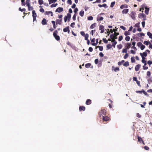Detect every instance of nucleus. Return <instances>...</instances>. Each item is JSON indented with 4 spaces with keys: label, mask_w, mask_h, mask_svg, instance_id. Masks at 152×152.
Segmentation results:
<instances>
[{
    "label": "nucleus",
    "mask_w": 152,
    "mask_h": 152,
    "mask_svg": "<svg viewBox=\"0 0 152 152\" xmlns=\"http://www.w3.org/2000/svg\"><path fill=\"white\" fill-rule=\"evenodd\" d=\"M58 31L57 30H55L53 33V36L55 39L57 41H59L60 39V37L57 35Z\"/></svg>",
    "instance_id": "nucleus-1"
},
{
    "label": "nucleus",
    "mask_w": 152,
    "mask_h": 152,
    "mask_svg": "<svg viewBox=\"0 0 152 152\" xmlns=\"http://www.w3.org/2000/svg\"><path fill=\"white\" fill-rule=\"evenodd\" d=\"M106 110L105 109H102L101 111L99 112V114L100 117L103 116V115H105L106 113Z\"/></svg>",
    "instance_id": "nucleus-2"
},
{
    "label": "nucleus",
    "mask_w": 152,
    "mask_h": 152,
    "mask_svg": "<svg viewBox=\"0 0 152 152\" xmlns=\"http://www.w3.org/2000/svg\"><path fill=\"white\" fill-rule=\"evenodd\" d=\"M119 35V33L115 32L114 34H111L110 36V37L111 39H117V36Z\"/></svg>",
    "instance_id": "nucleus-3"
},
{
    "label": "nucleus",
    "mask_w": 152,
    "mask_h": 152,
    "mask_svg": "<svg viewBox=\"0 0 152 152\" xmlns=\"http://www.w3.org/2000/svg\"><path fill=\"white\" fill-rule=\"evenodd\" d=\"M136 13L135 12L132 11L131 12L130 14V15L131 16L132 19L134 20H135L136 19Z\"/></svg>",
    "instance_id": "nucleus-4"
},
{
    "label": "nucleus",
    "mask_w": 152,
    "mask_h": 152,
    "mask_svg": "<svg viewBox=\"0 0 152 152\" xmlns=\"http://www.w3.org/2000/svg\"><path fill=\"white\" fill-rule=\"evenodd\" d=\"M99 30H101V33H103L104 32V26L103 25H100L99 26Z\"/></svg>",
    "instance_id": "nucleus-5"
},
{
    "label": "nucleus",
    "mask_w": 152,
    "mask_h": 152,
    "mask_svg": "<svg viewBox=\"0 0 152 152\" xmlns=\"http://www.w3.org/2000/svg\"><path fill=\"white\" fill-rule=\"evenodd\" d=\"M63 11V8L61 7H59L56 9V10L55 11V12L60 13L62 12Z\"/></svg>",
    "instance_id": "nucleus-6"
},
{
    "label": "nucleus",
    "mask_w": 152,
    "mask_h": 152,
    "mask_svg": "<svg viewBox=\"0 0 152 152\" xmlns=\"http://www.w3.org/2000/svg\"><path fill=\"white\" fill-rule=\"evenodd\" d=\"M131 46L132 45L131 43L129 42L126 43L125 45V47L128 49L129 48L131 47Z\"/></svg>",
    "instance_id": "nucleus-7"
},
{
    "label": "nucleus",
    "mask_w": 152,
    "mask_h": 152,
    "mask_svg": "<svg viewBox=\"0 0 152 152\" xmlns=\"http://www.w3.org/2000/svg\"><path fill=\"white\" fill-rule=\"evenodd\" d=\"M63 31L64 32H66L67 31L68 33L69 34L70 32V30L69 29V26H68L67 27H66V28H64Z\"/></svg>",
    "instance_id": "nucleus-8"
},
{
    "label": "nucleus",
    "mask_w": 152,
    "mask_h": 152,
    "mask_svg": "<svg viewBox=\"0 0 152 152\" xmlns=\"http://www.w3.org/2000/svg\"><path fill=\"white\" fill-rule=\"evenodd\" d=\"M140 67L141 65L140 64H138L136 65L135 68V71H138L140 68Z\"/></svg>",
    "instance_id": "nucleus-9"
},
{
    "label": "nucleus",
    "mask_w": 152,
    "mask_h": 152,
    "mask_svg": "<svg viewBox=\"0 0 152 152\" xmlns=\"http://www.w3.org/2000/svg\"><path fill=\"white\" fill-rule=\"evenodd\" d=\"M103 120L104 121H107L109 120V118L107 116H102Z\"/></svg>",
    "instance_id": "nucleus-10"
},
{
    "label": "nucleus",
    "mask_w": 152,
    "mask_h": 152,
    "mask_svg": "<svg viewBox=\"0 0 152 152\" xmlns=\"http://www.w3.org/2000/svg\"><path fill=\"white\" fill-rule=\"evenodd\" d=\"M62 22V19H57L56 20V24L57 25V24H58L59 25H61V23Z\"/></svg>",
    "instance_id": "nucleus-11"
},
{
    "label": "nucleus",
    "mask_w": 152,
    "mask_h": 152,
    "mask_svg": "<svg viewBox=\"0 0 152 152\" xmlns=\"http://www.w3.org/2000/svg\"><path fill=\"white\" fill-rule=\"evenodd\" d=\"M42 24L43 25L47 24V20L45 18H43L42 21Z\"/></svg>",
    "instance_id": "nucleus-12"
},
{
    "label": "nucleus",
    "mask_w": 152,
    "mask_h": 152,
    "mask_svg": "<svg viewBox=\"0 0 152 152\" xmlns=\"http://www.w3.org/2000/svg\"><path fill=\"white\" fill-rule=\"evenodd\" d=\"M145 15L143 13H139L138 15V18H143Z\"/></svg>",
    "instance_id": "nucleus-13"
},
{
    "label": "nucleus",
    "mask_w": 152,
    "mask_h": 152,
    "mask_svg": "<svg viewBox=\"0 0 152 152\" xmlns=\"http://www.w3.org/2000/svg\"><path fill=\"white\" fill-rule=\"evenodd\" d=\"M112 69H113L115 72H117L120 70V69L119 67H115L113 66L112 67Z\"/></svg>",
    "instance_id": "nucleus-14"
},
{
    "label": "nucleus",
    "mask_w": 152,
    "mask_h": 152,
    "mask_svg": "<svg viewBox=\"0 0 152 152\" xmlns=\"http://www.w3.org/2000/svg\"><path fill=\"white\" fill-rule=\"evenodd\" d=\"M86 109V108L85 107L81 106H80L79 107V110L80 111H81L82 110H83V111H85V110Z\"/></svg>",
    "instance_id": "nucleus-15"
},
{
    "label": "nucleus",
    "mask_w": 152,
    "mask_h": 152,
    "mask_svg": "<svg viewBox=\"0 0 152 152\" xmlns=\"http://www.w3.org/2000/svg\"><path fill=\"white\" fill-rule=\"evenodd\" d=\"M140 55L141 56V57H142V56L146 57L147 56V53L146 52H143V53H140Z\"/></svg>",
    "instance_id": "nucleus-16"
},
{
    "label": "nucleus",
    "mask_w": 152,
    "mask_h": 152,
    "mask_svg": "<svg viewBox=\"0 0 152 152\" xmlns=\"http://www.w3.org/2000/svg\"><path fill=\"white\" fill-rule=\"evenodd\" d=\"M103 18L102 17H100L99 16H98L97 18V21H102L103 19Z\"/></svg>",
    "instance_id": "nucleus-17"
},
{
    "label": "nucleus",
    "mask_w": 152,
    "mask_h": 152,
    "mask_svg": "<svg viewBox=\"0 0 152 152\" xmlns=\"http://www.w3.org/2000/svg\"><path fill=\"white\" fill-rule=\"evenodd\" d=\"M91 103V101L90 99H88L86 102V104L87 105H89Z\"/></svg>",
    "instance_id": "nucleus-18"
},
{
    "label": "nucleus",
    "mask_w": 152,
    "mask_h": 152,
    "mask_svg": "<svg viewBox=\"0 0 152 152\" xmlns=\"http://www.w3.org/2000/svg\"><path fill=\"white\" fill-rule=\"evenodd\" d=\"M128 7L127 5L124 4V5H122L120 6V8L121 9H123V8H128Z\"/></svg>",
    "instance_id": "nucleus-19"
},
{
    "label": "nucleus",
    "mask_w": 152,
    "mask_h": 152,
    "mask_svg": "<svg viewBox=\"0 0 152 152\" xmlns=\"http://www.w3.org/2000/svg\"><path fill=\"white\" fill-rule=\"evenodd\" d=\"M128 9H124L122 11V13L123 14H126L128 12Z\"/></svg>",
    "instance_id": "nucleus-20"
},
{
    "label": "nucleus",
    "mask_w": 152,
    "mask_h": 152,
    "mask_svg": "<svg viewBox=\"0 0 152 152\" xmlns=\"http://www.w3.org/2000/svg\"><path fill=\"white\" fill-rule=\"evenodd\" d=\"M145 12L146 15H148V12L149 11V8H147V7H145Z\"/></svg>",
    "instance_id": "nucleus-21"
},
{
    "label": "nucleus",
    "mask_w": 152,
    "mask_h": 152,
    "mask_svg": "<svg viewBox=\"0 0 152 152\" xmlns=\"http://www.w3.org/2000/svg\"><path fill=\"white\" fill-rule=\"evenodd\" d=\"M96 26V23H93L91 25L90 27L91 29H93Z\"/></svg>",
    "instance_id": "nucleus-22"
},
{
    "label": "nucleus",
    "mask_w": 152,
    "mask_h": 152,
    "mask_svg": "<svg viewBox=\"0 0 152 152\" xmlns=\"http://www.w3.org/2000/svg\"><path fill=\"white\" fill-rule=\"evenodd\" d=\"M32 16L33 17H36L37 16V14L35 12V10H33L32 11Z\"/></svg>",
    "instance_id": "nucleus-23"
},
{
    "label": "nucleus",
    "mask_w": 152,
    "mask_h": 152,
    "mask_svg": "<svg viewBox=\"0 0 152 152\" xmlns=\"http://www.w3.org/2000/svg\"><path fill=\"white\" fill-rule=\"evenodd\" d=\"M147 35L149 36V37L152 39V34L150 32H148L147 33Z\"/></svg>",
    "instance_id": "nucleus-24"
},
{
    "label": "nucleus",
    "mask_w": 152,
    "mask_h": 152,
    "mask_svg": "<svg viewBox=\"0 0 152 152\" xmlns=\"http://www.w3.org/2000/svg\"><path fill=\"white\" fill-rule=\"evenodd\" d=\"M129 62L128 61H126L123 64L124 66H126V67H127V66H129Z\"/></svg>",
    "instance_id": "nucleus-25"
},
{
    "label": "nucleus",
    "mask_w": 152,
    "mask_h": 152,
    "mask_svg": "<svg viewBox=\"0 0 152 152\" xmlns=\"http://www.w3.org/2000/svg\"><path fill=\"white\" fill-rule=\"evenodd\" d=\"M98 6L100 7H106V8L107 7V5L105 4H104L102 5L101 4H99Z\"/></svg>",
    "instance_id": "nucleus-26"
},
{
    "label": "nucleus",
    "mask_w": 152,
    "mask_h": 152,
    "mask_svg": "<svg viewBox=\"0 0 152 152\" xmlns=\"http://www.w3.org/2000/svg\"><path fill=\"white\" fill-rule=\"evenodd\" d=\"M26 4L27 6L30 5V0H26Z\"/></svg>",
    "instance_id": "nucleus-27"
},
{
    "label": "nucleus",
    "mask_w": 152,
    "mask_h": 152,
    "mask_svg": "<svg viewBox=\"0 0 152 152\" xmlns=\"http://www.w3.org/2000/svg\"><path fill=\"white\" fill-rule=\"evenodd\" d=\"M79 14L80 16L83 17L84 15V11L83 10H81Z\"/></svg>",
    "instance_id": "nucleus-28"
},
{
    "label": "nucleus",
    "mask_w": 152,
    "mask_h": 152,
    "mask_svg": "<svg viewBox=\"0 0 152 152\" xmlns=\"http://www.w3.org/2000/svg\"><path fill=\"white\" fill-rule=\"evenodd\" d=\"M91 65V64L88 63L86 64L85 65V66L86 68H88L90 67Z\"/></svg>",
    "instance_id": "nucleus-29"
},
{
    "label": "nucleus",
    "mask_w": 152,
    "mask_h": 152,
    "mask_svg": "<svg viewBox=\"0 0 152 152\" xmlns=\"http://www.w3.org/2000/svg\"><path fill=\"white\" fill-rule=\"evenodd\" d=\"M148 83L150 84V83H151L152 82V77H150L148 79Z\"/></svg>",
    "instance_id": "nucleus-30"
},
{
    "label": "nucleus",
    "mask_w": 152,
    "mask_h": 152,
    "mask_svg": "<svg viewBox=\"0 0 152 152\" xmlns=\"http://www.w3.org/2000/svg\"><path fill=\"white\" fill-rule=\"evenodd\" d=\"M139 37H141L142 36H145V34L143 33H139L138 34Z\"/></svg>",
    "instance_id": "nucleus-31"
},
{
    "label": "nucleus",
    "mask_w": 152,
    "mask_h": 152,
    "mask_svg": "<svg viewBox=\"0 0 152 152\" xmlns=\"http://www.w3.org/2000/svg\"><path fill=\"white\" fill-rule=\"evenodd\" d=\"M124 60H122L121 61H120L118 62V65L119 66H120L122 65V64L124 62Z\"/></svg>",
    "instance_id": "nucleus-32"
},
{
    "label": "nucleus",
    "mask_w": 152,
    "mask_h": 152,
    "mask_svg": "<svg viewBox=\"0 0 152 152\" xmlns=\"http://www.w3.org/2000/svg\"><path fill=\"white\" fill-rule=\"evenodd\" d=\"M85 40H88V37H89V35L88 34H86L85 36Z\"/></svg>",
    "instance_id": "nucleus-33"
},
{
    "label": "nucleus",
    "mask_w": 152,
    "mask_h": 152,
    "mask_svg": "<svg viewBox=\"0 0 152 152\" xmlns=\"http://www.w3.org/2000/svg\"><path fill=\"white\" fill-rule=\"evenodd\" d=\"M138 141L139 142H141V141H142L143 140L141 137H140L139 136H137Z\"/></svg>",
    "instance_id": "nucleus-34"
},
{
    "label": "nucleus",
    "mask_w": 152,
    "mask_h": 152,
    "mask_svg": "<svg viewBox=\"0 0 152 152\" xmlns=\"http://www.w3.org/2000/svg\"><path fill=\"white\" fill-rule=\"evenodd\" d=\"M57 0H49V4H50L52 3H55L56 2Z\"/></svg>",
    "instance_id": "nucleus-35"
},
{
    "label": "nucleus",
    "mask_w": 152,
    "mask_h": 152,
    "mask_svg": "<svg viewBox=\"0 0 152 152\" xmlns=\"http://www.w3.org/2000/svg\"><path fill=\"white\" fill-rule=\"evenodd\" d=\"M99 41V39H96V43H93L92 44V45H93V46H96L97 43H98V41Z\"/></svg>",
    "instance_id": "nucleus-36"
},
{
    "label": "nucleus",
    "mask_w": 152,
    "mask_h": 152,
    "mask_svg": "<svg viewBox=\"0 0 152 152\" xmlns=\"http://www.w3.org/2000/svg\"><path fill=\"white\" fill-rule=\"evenodd\" d=\"M112 47V45L110 44H108L107 46V48L108 49H111Z\"/></svg>",
    "instance_id": "nucleus-37"
},
{
    "label": "nucleus",
    "mask_w": 152,
    "mask_h": 152,
    "mask_svg": "<svg viewBox=\"0 0 152 152\" xmlns=\"http://www.w3.org/2000/svg\"><path fill=\"white\" fill-rule=\"evenodd\" d=\"M131 62L132 63H134L135 62V61L134 59V57H132L131 58Z\"/></svg>",
    "instance_id": "nucleus-38"
},
{
    "label": "nucleus",
    "mask_w": 152,
    "mask_h": 152,
    "mask_svg": "<svg viewBox=\"0 0 152 152\" xmlns=\"http://www.w3.org/2000/svg\"><path fill=\"white\" fill-rule=\"evenodd\" d=\"M51 22L53 24V27L54 29H55L56 28V24L55 22V21H51Z\"/></svg>",
    "instance_id": "nucleus-39"
},
{
    "label": "nucleus",
    "mask_w": 152,
    "mask_h": 152,
    "mask_svg": "<svg viewBox=\"0 0 152 152\" xmlns=\"http://www.w3.org/2000/svg\"><path fill=\"white\" fill-rule=\"evenodd\" d=\"M28 8V10L29 11H30L32 10L33 9V7H31L30 5H29V6H27Z\"/></svg>",
    "instance_id": "nucleus-40"
},
{
    "label": "nucleus",
    "mask_w": 152,
    "mask_h": 152,
    "mask_svg": "<svg viewBox=\"0 0 152 152\" xmlns=\"http://www.w3.org/2000/svg\"><path fill=\"white\" fill-rule=\"evenodd\" d=\"M38 3L39 4L42 5L43 3V0H39Z\"/></svg>",
    "instance_id": "nucleus-41"
},
{
    "label": "nucleus",
    "mask_w": 152,
    "mask_h": 152,
    "mask_svg": "<svg viewBox=\"0 0 152 152\" xmlns=\"http://www.w3.org/2000/svg\"><path fill=\"white\" fill-rule=\"evenodd\" d=\"M71 15L69 13H67V16H66L67 18H69V20H70L71 17Z\"/></svg>",
    "instance_id": "nucleus-42"
},
{
    "label": "nucleus",
    "mask_w": 152,
    "mask_h": 152,
    "mask_svg": "<svg viewBox=\"0 0 152 152\" xmlns=\"http://www.w3.org/2000/svg\"><path fill=\"white\" fill-rule=\"evenodd\" d=\"M93 18L92 16H89L88 17V20H93Z\"/></svg>",
    "instance_id": "nucleus-43"
},
{
    "label": "nucleus",
    "mask_w": 152,
    "mask_h": 152,
    "mask_svg": "<svg viewBox=\"0 0 152 152\" xmlns=\"http://www.w3.org/2000/svg\"><path fill=\"white\" fill-rule=\"evenodd\" d=\"M128 49L126 48L124 49L122 51V53H126L127 52V50Z\"/></svg>",
    "instance_id": "nucleus-44"
},
{
    "label": "nucleus",
    "mask_w": 152,
    "mask_h": 152,
    "mask_svg": "<svg viewBox=\"0 0 152 152\" xmlns=\"http://www.w3.org/2000/svg\"><path fill=\"white\" fill-rule=\"evenodd\" d=\"M19 10L22 12H25L26 11V9L25 8H23L22 9L20 7H19Z\"/></svg>",
    "instance_id": "nucleus-45"
},
{
    "label": "nucleus",
    "mask_w": 152,
    "mask_h": 152,
    "mask_svg": "<svg viewBox=\"0 0 152 152\" xmlns=\"http://www.w3.org/2000/svg\"><path fill=\"white\" fill-rule=\"evenodd\" d=\"M130 37L129 36H126L125 38V40L127 41H129Z\"/></svg>",
    "instance_id": "nucleus-46"
},
{
    "label": "nucleus",
    "mask_w": 152,
    "mask_h": 152,
    "mask_svg": "<svg viewBox=\"0 0 152 152\" xmlns=\"http://www.w3.org/2000/svg\"><path fill=\"white\" fill-rule=\"evenodd\" d=\"M117 47L119 49H120L122 48V45L121 44H119L117 45Z\"/></svg>",
    "instance_id": "nucleus-47"
},
{
    "label": "nucleus",
    "mask_w": 152,
    "mask_h": 152,
    "mask_svg": "<svg viewBox=\"0 0 152 152\" xmlns=\"http://www.w3.org/2000/svg\"><path fill=\"white\" fill-rule=\"evenodd\" d=\"M21 4L22 6H25L26 3L24 1L25 0H21Z\"/></svg>",
    "instance_id": "nucleus-48"
},
{
    "label": "nucleus",
    "mask_w": 152,
    "mask_h": 152,
    "mask_svg": "<svg viewBox=\"0 0 152 152\" xmlns=\"http://www.w3.org/2000/svg\"><path fill=\"white\" fill-rule=\"evenodd\" d=\"M149 43V42L148 41H145L143 43L146 45H148Z\"/></svg>",
    "instance_id": "nucleus-49"
},
{
    "label": "nucleus",
    "mask_w": 152,
    "mask_h": 152,
    "mask_svg": "<svg viewBox=\"0 0 152 152\" xmlns=\"http://www.w3.org/2000/svg\"><path fill=\"white\" fill-rule=\"evenodd\" d=\"M57 5L58 4L57 3H56L55 4H53L50 6V7H56Z\"/></svg>",
    "instance_id": "nucleus-50"
},
{
    "label": "nucleus",
    "mask_w": 152,
    "mask_h": 152,
    "mask_svg": "<svg viewBox=\"0 0 152 152\" xmlns=\"http://www.w3.org/2000/svg\"><path fill=\"white\" fill-rule=\"evenodd\" d=\"M115 4V1L112 2L111 3V4H110V7H113Z\"/></svg>",
    "instance_id": "nucleus-51"
},
{
    "label": "nucleus",
    "mask_w": 152,
    "mask_h": 152,
    "mask_svg": "<svg viewBox=\"0 0 152 152\" xmlns=\"http://www.w3.org/2000/svg\"><path fill=\"white\" fill-rule=\"evenodd\" d=\"M123 37L122 36H120L118 38V41H121L123 39Z\"/></svg>",
    "instance_id": "nucleus-52"
},
{
    "label": "nucleus",
    "mask_w": 152,
    "mask_h": 152,
    "mask_svg": "<svg viewBox=\"0 0 152 152\" xmlns=\"http://www.w3.org/2000/svg\"><path fill=\"white\" fill-rule=\"evenodd\" d=\"M103 41L105 43H108V41L106 39L103 38L102 39Z\"/></svg>",
    "instance_id": "nucleus-53"
},
{
    "label": "nucleus",
    "mask_w": 152,
    "mask_h": 152,
    "mask_svg": "<svg viewBox=\"0 0 152 152\" xmlns=\"http://www.w3.org/2000/svg\"><path fill=\"white\" fill-rule=\"evenodd\" d=\"M129 56V55L128 53H126L125 54V55L124 56V59H126Z\"/></svg>",
    "instance_id": "nucleus-54"
},
{
    "label": "nucleus",
    "mask_w": 152,
    "mask_h": 152,
    "mask_svg": "<svg viewBox=\"0 0 152 152\" xmlns=\"http://www.w3.org/2000/svg\"><path fill=\"white\" fill-rule=\"evenodd\" d=\"M124 34L125 36H127L130 35V33L129 32L126 31L124 32Z\"/></svg>",
    "instance_id": "nucleus-55"
},
{
    "label": "nucleus",
    "mask_w": 152,
    "mask_h": 152,
    "mask_svg": "<svg viewBox=\"0 0 152 152\" xmlns=\"http://www.w3.org/2000/svg\"><path fill=\"white\" fill-rule=\"evenodd\" d=\"M151 75V73L150 71H148L147 72V75L149 77H150Z\"/></svg>",
    "instance_id": "nucleus-56"
},
{
    "label": "nucleus",
    "mask_w": 152,
    "mask_h": 152,
    "mask_svg": "<svg viewBox=\"0 0 152 152\" xmlns=\"http://www.w3.org/2000/svg\"><path fill=\"white\" fill-rule=\"evenodd\" d=\"M140 23H138L135 25L134 26L135 27H137L139 28L140 27Z\"/></svg>",
    "instance_id": "nucleus-57"
},
{
    "label": "nucleus",
    "mask_w": 152,
    "mask_h": 152,
    "mask_svg": "<svg viewBox=\"0 0 152 152\" xmlns=\"http://www.w3.org/2000/svg\"><path fill=\"white\" fill-rule=\"evenodd\" d=\"M75 25V22H73V23H72L71 24V25H70V26L72 27V28H74V25Z\"/></svg>",
    "instance_id": "nucleus-58"
},
{
    "label": "nucleus",
    "mask_w": 152,
    "mask_h": 152,
    "mask_svg": "<svg viewBox=\"0 0 152 152\" xmlns=\"http://www.w3.org/2000/svg\"><path fill=\"white\" fill-rule=\"evenodd\" d=\"M145 48V46L143 45H142L140 47V49L141 50H143Z\"/></svg>",
    "instance_id": "nucleus-59"
},
{
    "label": "nucleus",
    "mask_w": 152,
    "mask_h": 152,
    "mask_svg": "<svg viewBox=\"0 0 152 152\" xmlns=\"http://www.w3.org/2000/svg\"><path fill=\"white\" fill-rule=\"evenodd\" d=\"M94 62L96 64H97L99 62L98 59H95L94 61Z\"/></svg>",
    "instance_id": "nucleus-60"
},
{
    "label": "nucleus",
    "mask_w": 152,
    "mask_h": 152,
    "mask_svg": "<svg viewBox=\"0 0 152 152\" xmlns=\"http://www.w3.org/2000/svg\"><path fill=\"white\" fill-rule=\"evenodd\" d=\"M142 92L143 93V94L145 95H148L147 93L144 90L142 89Z\"/></svg>",
    "instance_id": "nucleus-61"
},
{
    "label": "nucleus",
    "mask_w": 152,
    "mask_h": 152,
    "mask_svg": "<svg viewBox=\"0 0 152 152\" xmlns=\"http://www.w3.org/2000/svg\"><path fill=\"white\" fill-rule=\"evenodd\" d=\"M67 2L69 4L71 5L72 4V1L71 0H68Z\"/></svg>",
    "instance_id": "nucleus-62"
},
{
    "label": "nucleus",
    "mask_w": 152,
    "mask_h": 152,
    "mask_svg": "<svg viewBox=\"0 0 152 152\" xmlns=\"http://www.w3.org/2000/svg\"><path fill=\"white\" fill-rule=\"evenodd\" d=\"M117 42H113L112 43V46L114 48H115V45H116V44H117Z\"/></svg>",
    "instance_id": "nucleus-63"
},
{
    "label": "nucleus",
    "mask_w": 152,
    "mask_h": 152,
    "mask_svg": "<svg viewBox=\"0 0 152 152\" xmlns=\"http://www.w3.org/2000/svg\"><path fill=\"white\" fill-rule=\"evenodd\" d=\"M147 64H149V65L152 64V61H148L147 62Z\"/></svg>",
    "instance_id": "nucleus-64"
}]
</instances>
